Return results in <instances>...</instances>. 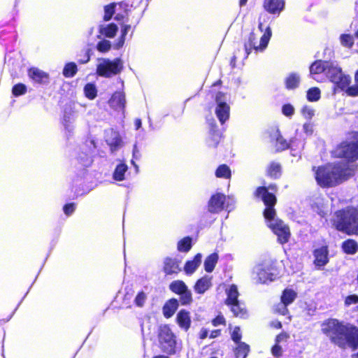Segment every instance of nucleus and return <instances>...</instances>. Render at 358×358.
I'll return each mask as SVG.
<instances>
[{
    "label": "nucleus",
    "mask_w": 358,
    "mask_h": 358,
    "mask_svg": "<svg viewBox=\"0 0 358 358\" xmlns=\"http://www.w3.org/2000/svg\"><path fill=\"white\" fill-rule=\"evenodd\" d=\"M287 338V335L286 334H280L276 336L275 343H279L281 341L285 340Z\"/></svg>",
    "instance_id": "62"
},
{
    "label": "nucleus",
    "mask_w": 358,
    "mask_h": 358,
    "mask_svg": "<svg viewBox=\"0 0 358 358\" xmlns=\"http://www.w3.org/2000/svg\"><path fill=\"white\" fill-rule=\"evenodd\" d=\"M78 71L77 65L74 62L67 63L63 69V75L66 78L73 77Z\"/></svg>",
    "instance_id": "34"
},
{
    "label": "nucleus",
    "mask_w": 358,
    "mask_h": 358,
    "mask_svg": "<svg viewBox=\"0 0 358 358\" xmlns=\"http://www.w3.org/2000/svg\"><path fill=\"white\" fill-rule=\"evenodd\" d=\"M29 77L35 83L45 84L48 83L49 76L47 73L37 68H31L28 71Z\"/></svg>",
    "instance_id": "21"
},
{
    "label": "nucleus",
    "mask_w": 358,
    "mask_h": 358,
    "mask_svg": "<svg viewBox=\"0 0 358 358\" xmlns=\"http://www.w3.org/2000/svg\"><path fill=\"white\" fill-rule=\"evenodd\" d=\"M213 324L216 327V326H218L220 324H224V318L223 316H217L216 318H215L213 320Z\"/></svg>",
    "instance_id": "60"
},
{
    "label": "nucleus",
    "mask_w": 358,
    "mask_h": 358,
    "mask_svg": "<svg viewBox=\"0 0 358 358\" xmlns=\"http://www.w3.org/2000/svg\"><path fill=\"white\" fill-rule=\"evenodd\" d=\"M208 331L206 329H202L200 332V338L204 339L208 336Z\"/></svg>",
    "instance_id": "63"
},
{
    "label": "nucleus",
    "mask_w": 358,
    "mask_h": 358,
    "mask_svg": "<svg viewBox=\"0 0 358 358\" xmlns=\"http://www.w3.org/2000/svg\"><path fill=\"white\" fill-rule=\"evenodd\" d=\"M229 101V96L227 94L219 92L215 94L214 112L222 124L225 123L230 116Z\"/></svg>",
    "instance_id": "10"
},
{
    "label": "nucleus",
    "mask_w": 358,
    "mask_h": 358,
    "mask_svg": "<svg viewBox=\"0 0 358 358\" xmlns=\"http://www.w3.org/2000/svg\"><path fill=\"white\" fill-rule=\"evenodd\" d=\"M287 305L284 304L282 301L279 303L275 308V311L282 315H286L288 313Z\"/></svg>",
    "instance_id": "53"
},
{
    "label": "nucleus",
    "mask_w": 358,
    "mask_h": 358,
    "mask_svg": "<svg viewBox=\"0 0 358 358\" xmlns=\"http://www.w3.org/2000/svg\"><path fill=\"white\" fill-rule=\"evenodd\" d=\"M176 322L180 329L187 331L190 328L192 320L190 313L185 309L180 310L176 318Z\"/></svg>",
    "instance_id": "18"
},
{
    "label": "nucleus",
    "mask_w": 358,
    "mask_h": 358,
    "mask_svg": "<svg viewBox=\"0 0 358 358\" xmlns=\"http://www.w3.org/2000/svg\"><path fill=\"white\" fill-rule=\"evenodd\" d=\"M90 55L89 52L87 51V52H85L84 58L80 59L78 60V62L80 64H86V63H87L90 61Z\"/></svg>",
    "instance_id": "61"
},
{
    "label": "nucleus",
    "mask_w": 358,
    "mask_h": 358,
    "mask_svg": "<svg viewBox=\"0 0 358 358\" xmlns=\"http://www.w3.org/2000/svg\"><path fill=\"white\" fill-rule=\"evenodd\" d=\"M208 122L210 126V131L208 137L207 138V143L210 147H216L220 141L222 135L217 129L215 120L212 119L208 120Z\"/></svg>",
    "instance_id": "16"
},
{
    "label": "nucleus",
    "mask_w": 358,
    "mask_h": 358,
    "mask_svg": "<svg viewBox=\"0 0 358 358\" xmlns=\"http://www.w3.org/2000/svg\"><path fill=\"white\" fill-rule=\"evenodd\" d=\"M340 41L342 45L347 48H351L353 45V37L349 34L341 35Z\"/></svg>",
    "instance_id": "50"
},
{
    "label": "nucleus",
    "mask_w": 358,
    "mask_h": 358,
    "mask_svg": "<svg viewBox=\"0 0 358 358\" xmlns=\"http://www.w3.org/2000/svg\"><path fill=\"white\" fill-rule=\"evenodd\" d=\"M131 29V26L129 24L123 25L121 30V36L118 39L117 42L114 45L115 49H119L123 46L125 41V36L127 34Z\"/></svg>",
    "instance_id": "39"
},
{
    "label": "nucleus",
    "mask_w": 358,
    "mask_h": 358,
    "mask_svg": "<svg viewBox=\"0 0 358 358\" xmlns=\"http://www.w3.org/2000/svg\"><path fill=\"white\" fill-rule=\"evenodd\" d=\"M343 250L348 254H355L358 250V244L354 240L348 239L343 243Z\"/></svg>",
    "instance_id": "32"
},
{
    "label": "nucleus",
    "mask_w": 358,
    "mask_h": 358,
    "mask_svg": "<svg viewBox=\"0 0 358 358\" xmlns=\"http://www.w3.org/2000/svg\"><path fill=\"white\" fill-rule=\"evenodd\" d=\"M192 248V238L189 236L185 237L178 241L177 248L182 252H188Z\"/></svg>",
    "instance_id": "37"
},
{
    "label": "nucleus",
    "mask_w": 358,
    "mask_h": 358,
    "mask_svg": "<svg viewBox=\"0 0 358 358\" xmlns=\"http://www.w3.org/2000/svg\"><path fill=\"white\" fill-rule=\"evenodd\" d=\"M226 196L225 195L217 193L213 195L209 201L208 209L212 213H218L223 210L224 208L228 209V205H225Z\"/></svg>",
    "instance_id": "15"
},
{
    "label": "nucleus",
    "mask_w": 358,
    "mask_h": 358,
    "mask_svg": "<svg viewBox=\"0 0 358 358\" xmlns=\"http://www.w3.org/2000/svg\"><path fill=\"white\" fill-rule=\"evenodd\" d=\"M352 172V166L344 162L328 164L315 170V178L320 187H331L347 180Z\"/></svg>",
    "instance_id": "3"
},
{
    "label": "nucleus",
    "mask_w": 358,
    "mask_h": 358,
    "mask_svg": "<svg viewBox=\"0 0 358 358\" xmlns=\"http://www.w3.org/2000/svg\"><path fill=\"white\" fill-rule=\"evenodd\" d=\"M128 170V166L124 163H120L113 172V178L117 181H122L124 180V175Z\"/></svg>",
    "instance_id": "28"
},
{
    "label": "nucleus",
    "mask_w": 358,
    "mask_h": 358,
    "mask_svg": "<svg viewBox=\"0 0 358 358\" xmlns=\"http://www.w3.org/2000/svg\"><path fill=\"white\" fill-rule=\"evenodd\" d=\"M320 98V90L317 87H312L307 92V99L309 101H317Z\"/></svg>",
    "instance_id": "43"
},
{
    "label": "nucleus",
    "mask_w": 358,
    "mask_h": 358,
    "mask_svg": "<svg viewBox=\"0 0 358 358\" xmlns=\"http://www.w3.org/2000/svg\"><path fill=\"white\" fill-rule=\"evenodd\" d=\"M217 178H229L231 177V170L225 164L220 165L215 171Z\"/></svg>",
    "instance_id": "41"
},
{
    "label": "nucleus",
    "mask_w": 358,
    "mask_h": 358,
    "mask_svg": "<svg viewBox=\"0 0 358 358\" xmlns=\"http://www.w3.org/2000/svg\"><path fill=\"white\" fill-rule=\"evenodd\" d=\"M227 299L225 303L230 308L231 311L236 317L245 318L247 316V311L243 303L238 299L239 292L235 285H231L225 290Z\"/></svg>",
    "instance_id": "8"
},
{
    "label": "nucleus",
    "mask_w": 358,
    "mask_h": 358,
    "mask_svg": "<svg viewBox=\"0 0 358 358\" xmlns=\"http://www.w3.org/2000/svg\"><path fill=\"white\" fill-rule=\"evenodd\" d=\"M275 138V146L278 150H283L287 148H290L292 150L301 151L304 147V138L295 137L290 140L288 143L280 134L278 130H276L273 135Z\"/></svg>",
    "instance_id": "13"
},
{
    "label": "nucleus",
    "mask_w": 358,
    "mask_h": 358,
    "mask_svg": "<svg viewBox=\"0 0 358 358\" xmlns=\"http://www.w3.org/2000/svg\"><path fill=\"white\" fill-rule=\"evenodd\" d=\"M147 298L148 295L145 292L141 291L138 292L134 299L135 305L138 307H143L147 300Z\"/></svg>",
    "instance_id": "45"
},
{
    "label": "nucleus",
    "mask_w": 358,
    "mask_h": 358,
    "mask_svg": "<svg viewBox=\"0 0 358 358\" xmlns=\"http://www.w3.org/2000/svg\"><path fill=\"white\" fill-rule=\"evenodd\" d=\"M268 189L275 190V185H271L268 189L265 187L257 188L255 196L261 198L266 206L264 215L268 227L278 236V242L284 244L289 241L290 236L289 229L281 220L276 217L275 210L273 208L276 203V198L273 194L268 192Z\"/></svg>",
    "instance_id": "2"
},
{
    "label": "nucleus",
    "mask_w": 358,
    "mask_h": 358,
    "mask_svg": "<svg viewBox=\"0 0 358 358\" xmlns=\"http://www.w3.org/2000/svg\"><path fill=\"white\" fill-rule=\"evenodd\" d=\"M180 296V300L182 305L189 304L192 301L191 291L188 289L179 294Z\"/></svg>",
    "instance_id": "46"
},
{
    "label": "nucleus",
    "mask_w": 358,
    "mask_h": 358,
    "mask_svg": "<svg viewBox=\"0 0 358 358\" xmlns=\"http://www.w3.org/2000/svg\"><path fill=\"white\" fill-rule=\"evenodd\" d=\"M285 2L282 0H264V9L271 14H278L284 9Z\"/></svg>",
    "instance_id": "19"
},
{
    "label": "nucleus",
    "mask_w": 358,
    "mask_h": 358,
    "mask_svg": "<svg viewBox=\"0 0 358 358\" xmlns=\"http://www.w3.org/2000/svg\"><path fill=\"white\" fill-rule=\"evenodd\" d=\"M269 20V16L266 13H262L259 15L258 29L263 34L258 41L257 34L253 31L250 33L248 41L245 43V51L247 57L252 50L255 52H262L266 48L272 35Z\"/></svg>",
    "instance_id": "4"
},
{
    "label": "nucleus",
    "mask_w": 358,
    "mask_h": 358,
    "mask_svg": "<svg viewBox=\"0 0 358 358\" xmlns=\"http://www.w3.org/2000/svg\"><path fill=\"white\" fill-rule=\"evenodd\" d=\"M178 307V301L172 299L168 301L163 307V314L166 318L172 317Z\"/></svg>",
    "instance_id": "26"
},
{
    "label": "nucleus",
    "mask_w": 358,
    "mask_h": 358,
    "mask_svg": "<svg viewBox=\"0 0 358 358\" xmlns=\"http://www.w3.org/2000/svg\"><path fill=\"white\" fill-rule=\"evenodd\" d=\"M271 352L273 356L278 357L282 355V348L278 345V343H275V345L272 348Z\"/></svg>",
    "instance_id": "59"
},
{
    "label": "nucleus",
    "mask_w": 358,
    "mask_h": 358,
    "mask_svg": "<svg viewBox=\"0 0 358 358\" xmlns=\"http://www.w3.org/2000/svg\"><path fill=\"white\" fill-rule=\"evenodd\" d=\"M275 268L271 261H265L257 265L253 270L257 275V280L260 283L273 281L275 276Z\"/></svg>",
    "instance_id": "11"
},
{
    "label": "nucleus",
    "mask_w": 358,
    "mask_h": 358,
    "mask_svg": "<svg viewBox=\"0 0 358 358\" xmlns=\"http://www.w3.org/2000/svg\"><path fill=\"white\" fill-rule=\"evenodd\" d=\"M332 222L339 231L347 233L352 231L358 234V210L353 208L336 212Z\"/></svg>",
    "instance_id": "5"
},
{
    "label": "nucleus",
    "mask_w": 358,
    "mask_h": 358,
    "mask_svg": "<svg viewBox=\"0 0 358 358\" xmlns=\"http://www.w3.org/2000/svg\"><path fill=\"white\" fill-rule=\"evenodd\" d=\"M300 82V76L295 73H290L285 80L287 89H294L298 87Z\"/></svg>",
    "instance_id": "33"
},
{
    "label": "nucleus",
    "mask_w": 358,
    "mask_h": 358,
    "mask_svg": "<svg viewBox=\"0 0 358 358\" xmlns=\"http://www.w3.org/2000/svg\"><path fill=\"white\" fill-rule=\"evenodd\" d=\"M345 307L355 306V310H358V295L351 294L345 297L344 301Z\"/></svg>",
    "instance_id": "44"
},
{
    "label": "nucleus",
    "mask_w": 358,
    "mask_h": 358,
    "mask_svg": "<svg viewBox=\"0 0 358 358\" xmlns=\"http://www.w3.org/2000/svg\"><path fill=\"white\" fill-rule=\"evenodd\" d=\"M315 264L317 266H323L328 262V250L327 247H322L314 252Z\"/></svg>",
    "instance_id": "24"
},
{
    "label": "nucleus",
    "mask_w": 358,
    "mask_h": 358,
    "mask_svg": "<svg viewBox=\"0 0 358 358\" xmlns=\"http://www.w3.org/2000/svg\"><path fill=\"white\" fill-rule=\"evenodd\" d=\"M231 338L236 343H241V329L238 327H236L234 329L233 332L231 334Z\"/></svg>",
    "instance_id": "55"
},
{
    "label": "nucleus",
    "mask_w": 358,
    "mask_h": 358,
    "mask_svg": "<svg viewBox=\"0 0 358 358\" xmlns=\"http://www.w3.org/2000/svg\"><path fill=\"white\" fill-rule=\"evenodd\" d=\"M218 261V255L213 253L208 256L204 261V268L206 272L210 273L213 271Z\"/></svg>",
    "instance_id": "29"
},
{
    "label": "nucleus",
    "mask_w": 358,
    "mask_h": 358,
    "mask_svg": "<svg viewBox=\"0 0 358 358\" xmlns=\"http://www.w3.org/2000/svg\"><path fill=\"white\" fill-rule=\"evenodd\" d=\"M76 209L74 203H69L64 206V212L66 215H71Z\"/></svg>",
    "instance_id": "58"
},
{
    "label": "nucleus",
    "mask_w": 358,
    "mask_h": 358,
    "mask_svg": "<svg viewBox=\"0 0 358 358\" xmlns=\"http://www.w3.org/2000/svg\"><path fill=\"white\" fill-rule=\"evenodd\" d=\"M84 94L87 99L90 100L94 99L97 95V89L96 85L93 83L86 84L84 87Z\"/></svg>",
    "instance_id": "35"
},
{
    "label": "nucleus",
    "mask_w": 358,
    "mask_h": 358,
    "mask_svg": "<svg viewBox=\"0 0 358 358\" xmlns=\"http://www.w3.org/2000/svg\"><path fill=\"white\" fill-rule=\"evenodd\" d=\"M99 29L102 35L108 38H113L117 31V27L112 23L107 25H101Z\"/></svg>",
    "instance_id": "30"
},
{
    "label": "nucleus",
    "mask_w": 358,
    "mask_h": 358,
    "mask_svg": "<svg viewBox=\"0 0 358 358\" xmlns=\"http://www.w3.org/2000/svg\"><path fill=\"white\" fill-rule=\"evenodd\" d=\"M169 288L173 292L178 294L188 289L187 286L182 280H175L172 282L169 285Z\"/></svg>",
    "instance_id": "36"
},
{
    "label": "nucleus",
    "mask_w": 358,
    "mask_h": 358,
    "mask_svg": "<svg viewBox=\"0 0 358 358\" xmlns=\"http://www.w3.org/2000/svg\"><path fill=\"white\" fill-rule=\"evenodd\" d=\"M301 114L304 118L311 120L315 115V110L313 108L308 106H305L301 108Z\"/></svg>",
    "instance_id": "51"
},
{
    "label": "nucleus",
    "mask_w": 358,
    "mask_h": 358,
    "mask_svg": "<svg viewBox=\"0 0 358 358\" xmlns=\"http://www.w3.org/2000/svg\"><path fill=\"white\" fill-rule=\"evenodd\" d=\"M180 271V262L176 259L166 257L164 260V271L166 275L178 273Z\"/></svg>",
    "instance_id": "22"
},
{
    "label": "nucleus",
    "mask_w": 358,
    "mask_h": 358,
    "mask_svg": "<svg viewBox=\"0 0 358 358\" xmlns=\"http://www.w3.org/2000/svg\"><path fill=\"white\" fill-rule=\"evenodd\" d=\"M269 176L273 178H278L280 176V166L279 164L272 162L267 170Z\"/></svg>",
    "instance_id": "40"
},
{
    "label": "nucleus",
    "mask_w": 358,
    "mask_h": 358,
    "mask_svg": "<svg viewBox=\"0 0 358 358\" xmlns=\"http://www.w3.org/2000/svg\"><path fill=\"white\" fill-rule=\"evenodd\" d=\"M328 78L335 85V90L340 89L343 91L351 82L350 77L344 74L341 68L336 63L334 67L331 69Z\"/></svg>",
    "instance_id": "12"
},
{
    "label": "nucleus",
    "mask_w": 358,
    "mask_h": 358,
    "mask_svg": "<svg viewBox=\"0 0 358 358\" xmlns=\"http://www.w3.org/2000/svg\"><path fill=\"white\" fill-rule=\"evenodd\" d=\"M106 142L113 152L117 150L122 145V139L119 133L113 130L109 131Z\"/></svg>",
    "instance_id": "23"
},
{
    "label": "nucleus",
    "mask_w": 358,
    "mask_h": 358,
    "mask_svg": "<svg viewBox=\"0 0 358 358\" xmlns=\"http://www.w3.org/2000/svg\"><path fill=\"white\" fill-rule=\"evenodd\" d=\"M77 117L76 112L71 107L66 108L64 114L63 124L65 129L71 133L73 130V123Z\"/></svg>",
    "instance_id": "20"
},
{
    "label": "nucleus",
    "mask_w": 358,
    "mask_h": 358,
    "mask_svg": "<svg viewBox=\"0 0 358 358\" xmlns=\"http://www.w3.org/2000/svg\"><path fill=\"white\" fill-rule=\"evenodd\" d=\"M303 131L307 136H311L313 133V124L310 122H306L303 125Z\"/></svg>",
    "instance_id": "56"
},
{
    "label": "nucleus",
    "mask_w": 358,
    "mask_h": 358,
    "mask_svg": "<svg viewBox=\"0 0 358 358\" xmlns=\"http://www.w3.org/2000/svg\"><path fill=\"white\" fill-rule=\"evenodd\" d=\"M212 286L211 278L204 276L197 280L194 285V290L198 294H203Z\"/></svg>",
    "instance_id": "25"
},
{
    "label": "nucleus",
    "mask_w": 358,
    "mask_h": 358,
    "mask_svg": "<svg viewBox=\"0 0 358 358\" xmlns=\"http://www.w3.org/2000/svg\"><path fill=\"white\" fill-rule=\"evenodd\" d=\"M282 113L287 117H291L294 113V108L291 104H285L282 108Z\"/></svg>",
    "instance_id": "54"
},
{
    "label": "nucleus",
    "mask_w": 358,
    "mask_h": 358,
    "mask_svg": "<svg viewBox=\"0 0 358 358\" xmlns=\"http://www.w3.org/2000/svg\"><path fill=\"white\" fill-rule=\"evenodd\" d=\"M237 345L235 350L236 358H245L249 352V345L242 342L237 343Z\"/></svg>",
    "instance_id": "38"
},
{
    "label": "nucleus",
    "mask_w": 358,
    "mask_h": 358,
    "mask_svg": "<svg viewBox=\"0 0 358 358\" xmlns=\"http://www.w3.org/2000/svg\"><path fill=\"white\" fill-rule=\"evenodd\" d=\"M201 255L198 253L193 260L186 262L184 270L187 274H192L199 267L201 262Z\"/></svg>",
    "instance_id": "27"
},
{
    "label": "nucleus",
    "mask_w": 358,
    "mask_h": 358,
    "mask_svg": "<svg viewBox=\"0 0 358 358\" xmlns=\"http://www.w3.org/2000/svg\"><path fill=\"white\" fill-rule=\"evenodd\" d=\"M297 294L293 289H285L281 296V301L289 306L291 304L296 298Z\"/></svg>",
    "instance_id": "31"
},
{
    "label": "nucleus",
    "mask_w": 358,
    "mask_h": 358,
    "mask_svg": "<svg viewBox=\"0 0 358 358\" xmlns=\"http://www.w3.org/2000/svg\"><path fill=\"white\" fill-rule=\"evenodd\" d=\"M317 204H322L323 205L322 199H320L317 203H315L313 205V208L317 211V213L320 215L322 217H324L326 215V212L324 209L323 208V206L321 208H319V206H316Z\"/></svg>",
    "instance_id": "57"
},
{
    "label": "nucleus",
    "mask_w": 358,
    "mask_h": 358,
    "mask_svg": "<svg viewBox=\"0 0 358 358\" xmlns=\"http://www.w3.org/2000/svg\"><path fill=\"white\" fill-rule=\"evenodd\" d=\"M27 92V87L22 83H18L13 86L12 93L14 96H18Z\"/></svg>",
    "instance_id": "47"
},
{
    "label": "nucleus",
    "mask_w": 358,
    "mask_h": 358,
    "mask_svg": "<svg viewBox=\"0 0 358 358\" xmlns=\"http://www.w3.org/2000/svg\"><path fill=\"white\" fill-rule=\"evenodd\" d=\"M334 155L351 162L358 159V134H351L345 141L341 143L334 150Z\"/></svg>",
    "instance_id": "7"
},
{
    "label": "nucleus",
    "mask_w": 358,
    "mask_h": 358,
    "mask_svg": "<svg viewBox=\"0 0 358 358\" xmlns=\"http://www.w3.org/2000/svg\"><path fill=\"white\" fill-rule=\"evenodd\" d=\"M138 153H139V151L138 150L137 145L135 144L134 145V148H133V157L138 159Z\"/></svg>",
    "instance_id": "64"
},
{
    "label": "nucleus",
    "mask_w": 358,
    "mask_h": 358,
    "mask_svg": "<svg viewBox=\"0 0 358 358\" xmlns=\"http://www.w3.org/2000/svg\"><path fill=\"white\" fill-rule=\"evenodd\" d=\"M321 331L336 345L345 347L348 344L352 350L357 351L352 358H358V329L336 319H328L322 323Z\"/></svg>",
    "instance_id": "1"
},
{
    "label": "nucleus",
    "mask_w": 358,
    "mask_h": 358,
    "mask_svg": "<svg viewBox=\"0 0 358 358\" xmlns=\"http://www.w3.org/2000/svg\"><path fill=\"white\" fill-rule=\"evenodd\" d=\"M78 161L82 166L85 167L89 166L92 162V157L86 153L80 154L78 157Z\"/></svg>",
    "instance_id": "49"
},
{
    "label": "nucleus",
    "mask_w": 358,
    "mask_h": 358,
    "mask_svg": "<svg viewBox=\"0 0 358 358\" xmlns=\"http://www.w3.org/2000/svg\"><path fill=\"white\" fill-rule=\"evenodd\" d=\"M158 341L161 350L165 353L174 355L180 348L176 335L167 324L159 327Z\"/></svg>",
    "instance_id": "6"
},
{
    "label": "nucleus",
    "mask_w": 358,
    "mask_h": 358,
    "mask_svg": "<svg viewBox=\"0 0 358 358\" xmlns=\"http://www.w3.org/2000/svg\"><path fill=\"white\" fill-rule=\"evenodd\" d=\"M115 7V3H110L105 6L103 17L106 21H108L111 18L113 14L114 13Z\"/></svg>",
    "instance_id": "52"
},
{
    "label": "nucleus",
    "mask_w": 358,
    "mask_h": 358,
    "mask_svg": "<svg viewBox=\"0 0 358 358\" xmlns=\"http://www.w3.org/2000/svg\"><path fill=\"white\" fill-rule=\"evenodd\" d=\"M97 62L96 73L101 77L110 78L120 73L123 68L122 61L119 58L113 60L99 58Z\"/></svg>",
    "instance_id": "9"
},
{
    "label": "nucleus",
    "mask_w": 358,
    "mask_h": 358,
    "mask_svg": "<svg viewBox=\"0 0 358 358\" xmlns=\"http://www.w3.org/2000/svg\"><path fill=\"white\" fill-rule=\"evenodd\" d=\"M111 48L110 42L108 40H101L96 45V49L101 52H106Z\"/></svg>",
    "instance_id": "48"
},
{
    "label": "nucleus",
    "mask_w": 358,
    "mask_h": 358,
    "mask_svg": "<svg viewBox=\"0 0 358 358\" xmlns=\"http://www.w3.org/2000/svg\"><path fill=\"white\" fill-rule=\"evenodd\" d=\"M356 85L350 86V85L343 90L345 93L351 96H358V71L355 76Z\"/></svg>",
    "instance_id": "42"
},
{
    "label": "nucleus",
    "mask_w": 358,
    "mask_h": 358,
    "mask_svg": "<svg viewBox=\"0 0 358 358\" xmlns=\"http://www.w3.org/2000/svg\"><path fill=\"white\" fill-rule=\"evenodd\" d=\"M109 106L115 110L124 111L126 105L125 94L123 92H115L108 101Z\"/></svg>",
    "instance_id": "17"
},
{
    "label": "nucleus",
    "mask_w": 358,
    "mask_h": 358,
    "mask_svg": "<svg viewBox=\"0 0 358 358\" xmlns=\"http://www.w3.org/2000/svg\"><path fill=\"white\" fill-rule=\"evenodd\" d=\"M336 62L317 60L310 66V73L312 78L317 80V76L324 73L327 78L330 74L331 69L334 67Z\"/></svg>",
    "instance_id": "14"
}]
</instances>
